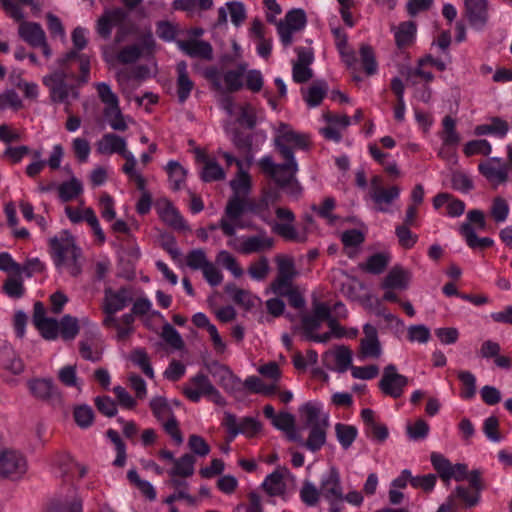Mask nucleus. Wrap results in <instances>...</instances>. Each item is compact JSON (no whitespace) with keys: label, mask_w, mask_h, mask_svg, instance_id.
I'll list each match as a JSON object with an SVG mask.
<instances>
[{"label":"nucleus","mask_w":512,"mask_h":512,"mask_svg":"<svg viewBox=\"0 0 512 512\" xmlns=\"http://www.w3.org/2000/svg\"><path fill=\"white\" fill-rule=\"evenodd\" d=\"M250 161L238 162V171L235 177L230 181V187L233 195L229 199L225 217L220 220V228L227 236H233L238 228H244L239 221L241 215L245 212L248 204L247 196L252 187L251 176L248 173Z\"/></svg>","instance_id":"f257e3e1"},{"label":"nucleus","mask_w":512,"mask_h":512,"mask_svg":"<svg viewBox=\"0 0 512 512\" xmlns=\"http://www.w3.org/2000/svg\"><path fill=\"white\" fill-rule=\"evenodd\" d=\"M53 263L59 271H66L72 276L81 273V249L68 231H62L49 239Z\"/></svg>","instance_id":"f03ea898"},{"label":"nucleus","mask_w":512,"mask_h":512,"mask_svg":"<svg viewBox=\"0 0 512 512\" xmlns=\"http://www.w3.org/2000/svg\"><path fill=\"white\" fill-rule=\"evenodd\" d=\"M96 151L100 155L119 154L125 159L122 167L123 173L127 177H134L142 184V173L137 170V159L135 155L127 149V141L124 137L115 133L104 134L96 143Z\"/></svg>","instance_id":"7ed1b4c3"},{"label":"nucleus","mask_w":512,"mask_h":512,"mask_svg":"<svg viewBox=\"0 0 512 512\" xmlns=\"http://www.w3.org/2000/svg\"><path fill=\"white\" fill-rule=\"evenodd\" d=\"M275 146L284 160H289L287 166L299 170L294 153L308 151L311 142L308 135L293 130L289 125L281 123L276 130Z\"/></svg>","instance_id":"20e7f679"},{"label":"nucleus","mask_w":512,"mask_h":512,"mask_svg":"<svg viewBox=\"0 0 512 512\" xmlns=\"http://www.w3.org/2000/svg\"><path fill=\"white\" fill-rule=\"evenodd\" d=\"M487 228L484 211L471 209L466 214V221L459 225L458 232L471 249L488 248L494 245V240L490 237H478L476 233V230L486 231Z\"/></svg>","instance_id":"39448f33"},{"label":"nucleus","mask_w":512,"mask_h":512,"mask_svg":"<svg viewBox=\"0 0 512 512\" xmlns=\"http://www.w3.org/2000/svg\"><path fill=\"white\" fill-rule=\"evenodd\" d=\"M184 395L192 402H199L202 397L219 406L226 404L225 398L215 388L208 376L198 373L183 387Z\"/></svg>","instance_id":"423d86ee"},{"label":"nucleus","mask_w":512,"mask_h":512,"mask_svg":"<svg viewBox=\"0 0 512 512\" xmlns=\"http://www.w3.org/2000/svg\"><path fill=\"white\" fill-rule=\"evenodd\" d=\"M68 73L56 70L43 77V84L49 89L50 98L55 103L69 104L70 100L78 99L79 91L75 85L68 84Z\"/></svg>","instance_id":"0eeeda50"},{"label":"nucleus","mask_w":512,"mask_h":512,"mask_svg":"<svg viewBox=\"0 0 512 512\" xmlns=\"http://www.w3.org/2000/svg\"><path fill=\"white\" fill-rule=\"evenodd\" d=\"M28 471L26 456L19 450L3 448L0 451V478L10 481L23 479Z\"/></svg>","instance_id":"6e6552de"},{"label":"nucleus","mask_w":512,"mask_h":512,"mask_svg":"<svg viewBox=\"0 0 512 512\" xmlns=\"http://www.w3.org/2000/svg\"><path fill=\"white\" fill-rule=\"evenodd\" d=\"M307 15L302 8H293L285 14L282 20L276 25L277 34L281 44L287 48L294 41V35L305 29Z\"/></svg>","instance_id":"1a4fd4ad"},{"label":"nucleus","mask_w":512,"mask_h":512,"mask_svg":"<svg viewBox=\"0 0 512 512\" xmlns=\"http://www.w3.org/2000/svg\"><path fill=\"white\" fill-rule=\"evenodd\" d=\"M262 487L269 496L287 499L295 490L296 477L285 467H279L267 475Z\"/></svg>","instance_id":"9d476101"},{"label":"nucleus","mask_w":512,"mask_h":512,"mask_svg":"<svg viewBox=\"0 0 512 512\" xmlns=\"http://www.w3.org/2000/svg\"><path fill=\"white\" fill-rule=\"evenodd\" d=\"M248 67L247 62H240L235 69L225 71L222 76L216 67H209L204 71V75L217 89L222 87L221 80L223 79L226 89L236 92L244 87V75Z\"/></svg>","instance_id":"9b49d317"},{"label":"nucleus","mask_w":512,"mask_h":512,"mask_svg":"<svg viewBox=\"0 0 512 512\" xmlns=\"http://www.w3.org/2000/svg\"><path fill=\"white\" fill-rule=\"evenodd\" d=\"M222 425L227 431L229 441H233L238 435L253 438L262 429V425L256 417L246 416L238 419L229 411L224 412Z\"/></svg>","instance_id":"f8f14e48"},{"label":"nucleus","mask_w":512,"mask_h":512,"mask_svg":"<svg viewBox=\"0 0 512 512\" xmlns=\"http://www.w3.org/2000/svg\"><path fill=\"white\" fill-rule=\"evenodd\" d=\"M228 245L242 254L262 253L273 248L274 239L262 230L256 235L241 236L237 241L231 240Z\"/></svg>","instance_id":"ddd939ff"},{"label":"nucleus","mask_w":512,"mask_h":512,"mask_svg":"<svg viewBox=\"0 0 512 512\" xmlns=\"http://www.w3.org/2000/svg\"><path fill=\"white\" fill-rule=\"evenodd\" d=\"M478 171L494 188H497L508 181L510 166L499 157H489L478 164Z\"/></svg>","instance_id":"4468645a"},{"label":"nucleus","mask_w":512,"mask_h":512,"mask_svg":"<svg viewBox=\"0 0 512 512\" xmlns=\"http://www.w3.org/2000/svg\"><path fill=\"white\" fill-rule=\"evenodd\" d=\"M408 378L397 371L394 364H389L383 369L382 377L379 381V389L381 392L392 398H400L406 386Z\"/></svg>","instance_id":"2eb2a0df"},{"label":"nucleus","mask_w":512,"mask_h":512,"mask_svg":"<svg viewBox=\"0 0 512 512\" xmlns=\"http://www.w3.org/2000/svg\"><path fill=\"white\" fill-rule=\"evenodd\" d=\"M364 337L360 341L357 358L360 361L366 359H378L383 349L378 337L377 328L369 323L363 326Z\"/></svg>","instance_id":"dca6fc26"},{"label":"nucleus","mask_w":512,"mask_h":512,"mask_svg":"<svg viewBox=\"0 0 512 512\" xmlns=\"http://www.w3.org/2000/svg\"><path fill=\"white\" fill-rule=\"evenodd\" d=\"M288 164L289 160H285L282 164H277L270 155H265L259 160L262 171L271 177L279 187L285 186L298 172V170L287 166Z\"/></svg>","instance_id":"f3484780"},{"label":"nucleus","mask_w":512,"mask_h":512,"mask_svg":"<svg viewBox=\"0 0 512 512\" xmlns=\"http://www.w3.org/2000/svg\"><path fill=\"white\" fill-rule=\"evenodd\" d=\"M434 469L442 480L449 482L451 479L462 481L467 477V466L465 464H451V462L440 453H432L430 457Z\"/></svg>","instance_id":"a211bd4d"},{"label":"nucleus","mask_w":512,"mask_h":512,"mask_svg":"<svg viewBox=\"0 0 512 512\" xmlns=\"http://www.w3.org/2000/svg\"><path fill=\"white\" fill-rule=\"evenodd\" d=\"M278 221L270 220L268 223L272 231L285 240L293 241L298 239V232L294 226L295 215L288 208L278 207L275 210Z\"/></svg>","instance_id":"6ab92c4d"},{"label":"nucleus","mask_w":512,"mask_h":512,"mask_svg":"<svg viewBox=\"0 0 512 512\" xmlns=\"http://www.w3.org/2000/svg\"><path fill=\"white\" fill-rule=\"evenodd\" d=\"M133 291L130 287L119 289L106 288L104 291V313H117L133 301Z\"/></svg>","instance_id":"aec40b11"},{"label":"nucleus","mask_w":512,"mask_h":512,"mask_svg":"<svg viewBox=\"0 0 512 512\" xmlns=\"http://www.w3.org/2000/svg\"><path fill=\"white\" fill-rule=\"evenodd\" d=\"M323 362L328 369L343 373L353 366L352 352L346 346H337L324 353Z\"/></svg>","instance_id":"412c9836"},{"label":"nucleus","mask_w":512,"mask_h":512,"mask_svg":"<svg viewBox=\"0 0 512 512\" xmlns=\"http://www.w3.org/2000/svg\"><path fill=\"white\" fill-rule=\"evenodd\" d=\"M319 489L325 500L343 499L341 477L336 467H330L321 475Z\"/></svg>","instance_id":"4be33fe9"},{"label":"nucleus","mask_w":512,"mask_h":512,"mask_svg":"<svg viewBox=\"0 0 512 512\" xmlns=\"http://www.w3.org/2000/svg\"><path fill=\"white\" fill-rule=\"evenodd\" d=\"M33 322L44 339H57V319L46 316V309L41 302L34 304Z\"/></svg>","instance_id":"5701e85b"},{"label":"nucleus","mask_w":512,"mask_h":512,"mask_svg":"<svg viewBox=\"0 0 512 512\" xmlns=\"http://www.w3.org/2000/svg\"><path fill=\"white\" fill-rule=\"evenodd\" d=\"M156 210L161 218L167 225L174 229L184 230L187 225L177 208L167 198H161L156 202Z\"/></svg>","instance_id":"b1692460"},{"label":"nucleus","mask_w":512,"mask_h":512,"mask_svg":"<svg viewBox=\"0 0 512 512\" xmlns=\"http://www.w3.org/2000/svg\"><path fill=\"white\" fill-rule=\"evenodd\" d=\"M466 16L470 25L480 30L488 21V1L487 0H465Z\"/></svg>","instance_id":"393cba45"},{"label":"nucleus","mask_w":512,"mask_h":512,"mask_svg":"<svg viewBox=\"0 0 512 512\" xmlns=\"http://www.w3.org/2000/svg\"><path fill=\"white\" fill-rule=\"evenodd\" d=\"M307 427L329 426V415L319 402H307L300 408Z\"/></svg>","instance_id":"a878e982"},{"label":"nucleus","mask_w":512,"mask_h":512,"mask_svg":"<svg viewBox=\"0 0 512 512\" xmlns=\"http://www.w3.org/2000/svg\"><path fill=\"white\" fill-rule=\"evenodd\" d=\"M125 16V12L120 8L106 10L97 21L98 34L104 39H108L111 36L113 27L122 22Z\"/></svg>","instance_id":"bb28decb"},{"label":"nucleus","mask_w":512,"mask_h":512,"mask_svg":"<svg viewBox=\"0 0 512 512\" xmlns=\"http://www.w3.org/2000/svg\"><path fill=\"white\" fill-rule=\"evenodd\" d=\"M177 45L186 55L195 58L211 60L213 57V49L210 43L199 40L178 41Z\"/></svg>","instance_id":"cd10ccee"},{"label":"nucleus","mask_w":512,"mask_h":512,"mask_svg":"<svg viewBox=\"0 0 512 512\" xmlns=\"http://www.w3.org/2000/svg\"><path fill=\"white\" fill-rule=\"evenodd\" d=\"M331 33L334 37L335 46L347 66L352 67L356 63L354 51L348 46L347 34L340 27L330 23Z\"/></svg>","instance_id":"c85d7f7f"},{"label":"nucleus","mask_w":512,"mask_h":512,"mask_svg":"<svg viewBox=\"0 0 512 512\" xmlns=\"http://www.w3.org/2000/svg\"><path fill=\"white\" fill-rule=\"evenodd\" d=\"M400 188L391 186L389 188H381L374 192H370L369 196L379 212H388L390 205L399 198Z\"/></svg>","instance_id":"c756f323"},{"label":"nucleus","mask_w":512,"mask_h":512,"mask_svg":"<svg viewBox=\"0 0 512 512\" xmlns=\"http://www.w3.org/2000/svg\"><path fill=\"white\" fill-rule=\"evenodd\" d=\"M30 393L37 399L50 400L58 395L57 388L50 378H35L27 382Z\"/></svg>","instance_id":"7c9ffc66"},{"label":"nucleus","mask_w":512,"mask_h":512,"mask_svg":"<svg viewBox=\"0 0 512 512\" xmlns=\"http://www.w3.org/2000/svg\"><path fill=\"white\" fill-rule=\"evenodd\" d=\"M19 36L32 47H38L45 40V32L42 27L35 22L22 21L18 28Z\"/></svg>","instance_id":"2f4dec72"},{"label":"nucleus","mask_w":512,"mask_h":512,"mask_svg":"<svg viewBox=\"0 0 512 512\" xmlns=\"http://www.w3.org/2000/svg\"><path fill=\"white\" fill-rule=\"evenodd\" d=\"M411 280V274L402 267H393L385 276L381 287L382 289L393 288L397 290H405L408 288Z\"/></svg>","instance_id":"473e14b6"},{"label":"nucleus","mask_w":512,"mask_h":512,"mask_svg":"<svg viewBox=\"0 0 512 512\" xmlns=\"http://www.w3.org/2000/svg\"><path fill=\"white\" fill-rule=\"evenodd\" d=\"M508 131L509 125L507 121L499 117H493L489 123L480 124L474 128L476 136L492 135L500 139L505 138Z\"/></svg>","instance_id":"72a5a7b5"},{"label":"nucleus","mask_w":512,"mask_h":512,"mask_svg":"<svg viewBox=\"0 0 512 512\" xmlns=\"http://www.w3.org/2000/svg\"><path fill=\"white\" fill-rule=\"evenodd\" d=\"M196 459L194 455L185 453L174 460L173 466L166 472L175 479L176 477L187 478L194 474Z\"/></svg>","instance_id":"f704fd0d"},{"label":"nucleus","mask_w":512,"mask_h":512,"mask_svg":"<svg viewBox=\"0 0 512 512\" xmlns=\"http://www.w3.org/2000/svg\"><path fill=\"white\" fill-rule=\"evenodd\" d=\"M398 48H404L413 44L416 38L417 27L414 22L406 21L392 28Z\"/></svg>","instance_id":"c9c22d12"},{"label":"nucleus","mask_w":512,"mask_h":512,"mask_svg":"<svg viewBox=\"0 0 512 512\" xmlns=\"http://www.w3.org/2000/svg\"><path fill=\"white\" fill-rule=\"evenodd\" d=\"M177 95L180 103H184L194 88V83L187 72V64L184 61L177 63Z\"/></svg>","instance_id":"e433bc0d"},{"label":"nucleus","mask_w":512,"mask_h":512,"mask_svg":"<svg viewBox=\"0 0 512 512\" xmlns=\"http://www.w3.org/2000/svg\"><path fill=\"white\" fill-rule=\"evenodd\" d=\"M165 170L168 174L170 188L174 191L183 189L186 184L187 170L175 160H170Z\"/></svg>","instance_id":"4c0bfd02"},{"label":"nucleus","mask_w":512,"mask_h":512,"mask_svg":"<svg viewBox=\"0 0 512 512\" xmlns=\"http://www.w3.org/2000/svg\"><path fill=\"white\" fill-rule=\"evenodd\" d=\"M198 158L203 162L201 171V178L205 182L219 181L226 177L223 168L217 163L216 160L206 157L203 154H198Z\"/></svg>","instance_id":"58836bf2"},{"label":"nucleus","mask_w":512,"mask_h":512,"mask_svg":"<svg viewBox=\"0 0 512 512\" xmlns=\"http://www.w3.org/2000/svg\"><path fill=\"white\" fill-rule=\"evenodd\" d=\"M79 320L71 315H64L57 320V338L60 336L65 341H72L79 333Z\"/></svg>","instance_id":"ea45409f"},{"label":"nucleus","mask_w":512,"mask_h":512,"mask_svg":"<svg viewBox=\"0 0 512 512\" xmlns=\"http://www.w3.org/2000/svg\"><path fill=\"white\" fill-rule=\"evenodd\" d=\"M103 115L114 131H125L128 128V123L131 122V118L122 113L120 105H116L110 109H104Z\"/></svg>","instance_id":"a19ab883"},{"label":"nucleus","mask_w":512,"mask_h":512,"mask_svg":"<svg viewBox=\"0 0 512 512\" xmlns=\"http://www.w3.org/2000/svg\"><path fill=\"white\" fill-rule=\"evenodd\" d=\"M57 190L59 198L63 202H68L82 194L83 184L78 178L71 176L69 180L64 181L58 185Z\"/></svg>","instance_id":"79ce46f5"},{"label":"nucleus","mask_w":512,"mask_h":512,"mask_svg":"<svg viewBox=\"0 0 512 512\" xmlns=\"http://www.w3.org/2000/svg\"><path fill=\"white\" fill-rule=\"evenodd\" d=\"M489 216L496 224L506 222L510 214L508 201L502 196H495L491 200L489 207Z\"/></svg>","instance_id":"37998d69"},{"label":"nucleus","mask_w":512,"mask_h":512,"mask_svg":"<svg viewBox=\"0 0 512 512\" xmlns=\"http://www.w3.org/2000/svg\"><path fill=\"white\" fill-rule=\"evenodd\" d=\"M93 327V332L91 336L82 339L79 342V351L81 356L85 360H89L92 362L99 361L101 358V352L99 349L95 346V341L97 339L98 333L97 328L95 325H91Z\"/></svg>","instance_id":"c03bdc74"},{"label":"nucleus","mask_w":512,"mask_h":512,"mask_svg":"<svg viewBox=\"0 0 512 512\" xmlns=\"http://www.w3.org/2000/svg\"><path fill=\"white\" fill-rule=\"evenodd\" d=\"M364 240L365 235L359 229H349L344 231L341 235V241L350 258L355 256L358 247L364 242Z\"/></svg>","instance_id":"a18cd8bd"},{"label":"nucleus","mask_w":512,"mask_h":512,"mask_svg":"<svg viewBox=\"0 0 512 512\" xmlns=\"http://www.w3.org/2000/svg\"><path fill=\"white\" fill-rule=\"evenodd\" d=\"M335 434L337 441L340 446L347 450L351 447L355 439L358 435V430L355 426L344 424V423H336L335 424Z\"/></svg>","instance_id":"49530a36"},{"label":"nucleus","mask_w":512,"mask_h":512,"mask_svg":"<svg viewBox=\"0 0 512 512\" xmlns=\"http://www.w3.org/2000/svg\"><path fill=\"white\" fill-rule=\"evenodd\" d=\"M439 136L444 144L458 146L461 138L456 131V121L451 116H445L443 118L442 131Z\"/></svg>","instance_id":"de8ad7c7"},{"label":"nucleus","mask_w":512,"mask_h":512,"mask_svg":"<svg viewBox=\"0 0 512 512\" xmlns=\"http://www.w3.org/2000/svg\"><path fill=\"white\" fill-rule=\"evenodd\" d=\"M328 426L310 427L309 435L304 446L311 452L319 451L326 443Z\"/></svg>","instance_id":"09e8293b"},{"label":"nucleus","mask_w":512,"mask_h":512,"mask_svg":"<svg viewBox=\"0 0 512 512\" xmlns=\"http://www.w3.org/2000/svg\"><path fill=\"white\" fill-rule=\"evenodd\" d=\"M328 90V86L324 81H317L313 85H311L305 95V101L307 105L311 108L317 107L325 97Z\"/></svg>","instance_id":"8fccbe9b"},{"label":"nucleus","mask_w":512,"mask_h":512,"mask_svg":"<svg viewBox=\"0 0 512 512\" xmlns=\"http://www.w3.org/2000/svg\"><path fill=\"white\" fill-rule=\"evenodd\" d=\"M320 489L317 486L309 481H304L300 491L299 497L301 501L308 507H315L318 505L321 497Z\"/></svg>","instance_id":"3c124183"},{"label":"nucleus","mask_w":512,"mask_h":512,"mask_svg":"<svg viewBox=\"0 0 512 512\" xmlns=\"http://www.w3.org/2000/svg\"><path fill=\"white\" fill-rule=\"evenodd\" d=\"M94 87L97 91L98 97L101 103L104 105V109H110L116 105H119V98L115 92H113L111 86L106 82H96Z\"/></svg>","instance_id":"603ef678"},{"label":"nucleus","mask_w":512,"mask_h":512,"mask_svg":"<svg viewBox=\"0 0 512 512\" xmlns=\"http://www.w3.org/2000/svg\"><path fill=\"white\" fill-rule=\"evenodd\" d=\"M128 179L130 181H133L136 184L137 189L139 191H141V196L136 204L137 212L140 215L147 214L150 211L151 206H152V198H151V194L146 189L147 183H146L145 177L142 175V181H143L142 184H139V182L134 177H128Z\"/></svg>","instance_id":"864d4df0"},{"label":"nucleus","mask_w":512,"mask_h":512,"mask_svg":"<svg viewBox=\"0 0 512 512\" xmlns=\"http://www.w3.org/2000/svg\"><path fill=\"white\" fill-rule=\"evenodd\" d=\"M225 292L237 304H241L247 308L253 305L251 293L238 288L234 283H227L225 285Z\"/></svg>","instance_id":"5fc2aeb1"},{"label":"nucleus","mask_w":512,"mask_h":512,"mask_svg":"<svg viewBox=\"0 0 512 512\" xmlns=\"http://www.w3.org/2000/svg\"><path fill=\"white\" fill-rule=\"evenodd\" d=\"M30 154V148L27 145L12 146L8 145L1 153V158L10 164H19Z\"/></svg>","instance_id":"6e6d98bb"},{"label":"nucleus","mask_w":512,"mask_h":512,"mask_svg":"<svg viewBox=\"0 0 512 512\" xmlns=\"http://www.w3.org/2000/svg\"><path fill=\"white\" fill-rule=\"evenodd\" d=\"M463 152L468 157L473 155L489 156L492 153V146L485 139L471 140L464 145Z\"/></svg>","instance_id":"4d7b16f0"},{"label":"nucleus","mask_w":512,"mask_h":512,"mask_svg":"<svg viewBox=\"0 0 512 512\" xmlns=\"http://www.w3.org/2000/svg\"><path fill=\"white\" fill-rule=\"evenodd\" d=\"M23 107V101L13 89H7L0 93V112L7 109L17 111Z\"/></svg>","instance_id":"13d9d810"},{"label":"nucleus","mask_w":512,"mask_h":512,"mask_svg":"<svg viewBox=\"0 0 512 512\" xmlns=\"http://www.w3.org/2000/svg\"><path fill=\"white\" fill-rule=\"evenodd\" d=\"M389 263V257L388 255L384 253H376L372 256H370L366 263L363 264L361 267L362 269L366 270L369 273L372 274H380L384 271L386 266Z\"/></svg>","instance_id":"bf43d9fd"},{"label":"nucleus","mask_w":512,"mask_h":512,"mask_svg":"<svg viewBox=\"0 0 512 512\" xmlns=\"http://www.w3.org/2000/svg\"><path fill=\"white\" fill-rule=\"evenodd\" d=\"M130 360L138 366L142 372L150 379L154 378V370L150 364L149 357L145 350L135 349L131 352Z\"/></svg>","instance_id":"052dcab7"},{"label":"nucleus","mask_w":512,"mask_h":512,"mask_svg":"<svg viewBox=\"0 0 512 512\" xmlns=\"http://www.w3.org/2000/svg\"><path fill=\"white\" fill-rule=\"evenodd\" d=\"M150 408L153 412V415L157 418L158 421L163 422L168 419L173 412L168 405L165 398L156 396L150 400Z\"/></svg>","instance_id":"680f3d73"},{"label":"nucleus","mask_w":512,"mask_h":512,"mask_svg":"<svg viewBox=\"0 0 512 512\" xmlns=\"http://www.w3.org/2000/svg\"><path fill=\"white\" fill-rule=\"evenodd\" d=\"M360 57L367 75H373L378 70L375 54L371 46L363 44L360 47Z\"/></svg>","instance_id":"e2e57ef3"},{"label":"nucleus","mask_w":512,"mask_h":512,"mask_svg":"<svg viewBox=\"0 0 512 512\" xmlns=\"http://www.w3.org/2000/svg\"><path fill=\"white\" fill-rule=\"evenodd\" d=\"M216 260L228 271H230L234 277L239 278L243 275V269L240 267L235 257L228 251H220Z\"/></svg>","instance_id":"0e129e2a"},{"label":"nucleus","mask_w":512,"mask_h":512,"mask_svg":"<svg viewBox=\"0 0 512 512\" xmlns=\"http://www.w3.org/2000/svg\"><path fill=\"white\" fill-rule=\"evenodd\" d=\"M161 337L175 350H181L184 347V342L180 333L169 323H166L163 326Z\"/></svg>","instance_id":"69168bd1"},{"label":"nucleus","mask_w":512,"mask_h":512,"mask_svg":"<svg viewBox=\"0 0 512 512\" xmlns=\"http://www.w3.org/2000/svg\"><path fill=\"white\" fill-rule=\"evenodd\" d=\"M270 272L269 261L266 257H261L253 262L248 268V274L253 280L262 281Z\"/></svg>","instance_id":"338daca9"},{"label":"nucleus","mask_w":512,"mask_h":512,"mask_svg":"<svg viewBox=\"0 0 512 512\" xmlns=\"http://www.w3.org/2000/svg\"><path fill=\"white\" fill-rule=\"evenodd\" d=\"M188 448L194 457H206L211 451V448L205 439L197 434H192L189 436Z\"/></svg>","instance_id":"774afa93"}]
</instances>
